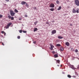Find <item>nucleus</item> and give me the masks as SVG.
Returning a JSON list of instances; mask_svg holds the SVG:
<instances>
[{"mask_svg": "<svg viewBox=\"0 0 79 79\" xmlns=\"http://www.w3.org/2000/svg\"><path fill=\"white\" fill-rule=\"evenodd\" d=\"M12 24V23H9L7 24V26L5 27L6 29H8V28H9V27Z\"/></svg>", "mask_w": 79, "mask_h": 79, "instance_id": "1", "label": "nucleus"}, {"mask_svg": "<svg viewBox=\"0 0 79 79\" xmlns=\"http://www.w3.org/2000/svg\"><path fill=\"white\" fill-rule=\"evenodd\" d=\"M74 2L75 3V5L77 6H79V0H75Z\"/></svg>", "mask_w": 79, "mask_h": 79, "instance_id": "2", "label": "nucleus"}, {"mask_svg": "<svg viewBox=\"0 0 79 79\" xmlns=\"http://www.w3.org/2000/svg\"><path fill=\"white\" fill-rule=\"evenodd\" d=\"M10 13L11 16H13L15 15V13L13 12V10H10Z\"/></svg>", "mask_w": 79, "mask_h": 79, "instance_id": "3", "label": "nucleus"}, {"mask_svg": "<svg viewBox=\"0 0 79 79\" xmlns=\"http://www.w3.org/2000/svg\"><path fill=\"white\" fill-rule=\"evenodd\" d=\"M49 6L50 8H54V7H55V5L53 3H51L50 5Z\"/></svg>", "mask_w": 79, "mask_h": 79, "instance_id": "4", "label": "nucleus"}, {"mask_svg": "<svg viewBox=\"0 0 79 79\" xmlns=\"http://www.w3.org/2000/svg\"><path fill=\"white\" fill-rule=\"evenodd\" d=\"M70 66L71 68H72V69H73L74 70H75L76 69V68H74V65H70Z\"/></svg>", "mask_w": 79, "mask_h": 79, "instance_id": "5", "label": "nucleus"}, {"mask_svg": "<svg viewBox=\"0 0 79 79\" xmlns=\"http://www.w3.org/2000/svg\"><path fill=\"white\" fill-rule=\"evenodd\" d=\"M72 12L73 13H76V9H75L74 8H73V9Z\"/></svg>", "mask_w": 79, "mask_h": 79, "instance_id": "6", "label": "nucleus"}, {"mask_svg": "<svg viewBox=\"0 0 79 79\" xmlns=\"http://www.w3.org/2000/svg\"><path fill=\"white\" fill-rule=\"evenodd\" d=\"M56 30H53L52 32V34H56Z\"/></svg>", "mask_w": 79, "mask_h": 79, "instance_id": "7", "label": "nucleus"}, {"mask_svg": "<svg viewBox=\"0 0 79 79\" xmlns=\"http://www.w3.org/2000/svg\"><path fill=\"white\" fill-rule=\"evenodd\" d=\"M51 48H50V49L51 50H53V48H54V46L52 45H51Z\"/></svg>", "mask_w": 79, "mask_h": 79, "instance_id": "8", "label": "nucleus"}, {"mask_svg": "<svg viewBox=\"0 0 79 79\" xmlns=\"http://www.w3.org/2000/svg\"><path fill=\"white\" fill-rule=\"evenodd\" d=\"M26 2L24 1H22L21 2L22 5H24L25 4H26Z\"/></svg>", "mask_w": 79, "mask_h": 79, "instance_id": "9", "label": "nucleus"}, {"mask_svg": "<svg viewBox=\"0 0 79 79\" xmlns=\"http://www.w3.org/2000/svg\"><path fill=\"white\" fill-rule=\"evenodd\" d=\"M65 45L66 46H69V43L68 42H66L65 43Z\"/></svg>", "mask_w": 79, "mask_h": 79, "instance_id": "10", "label": "nucleus"}, {"mask_svg": "<svg viewBox=\"0 0 79 79\" xmlns=\"http://www.w3.org/2000/svg\"><path fill=\"white\" fill-rule=\"evenodd\" d=\"M56 64H57V63H59V64H60V60H56Z\"/></svg>", "mask_w": 79, "mask_h": 79, "instance_id": "11", "label": "nucleus"}, {"mask_svg": "<svg viewBox=\"0 0 79 79\" xmlns=\"http://www.w3.org/2000/svg\"><path fill=\"white\" fill-rule=\"evenodd\" d=\"M50 11H53L54 10H55V9L54 8H51L50 9Z\"/></svg>", "mask_w": 79, "mask_h": 79, "instance_id": "12", "label": "nucleus"}, {"mask_svg": "<svg viewBox=\"0 0 79 79\" xmlns=\"http://www.w3.org/2000/svg\"><path fill=\"white\" fill-rule=\"evenodd\" d=\"M54 57L56 58H57V57H58V54H55L54 55Z\"/></svg>", "mask_w": 79, "mask_h": 79, "instance_id": "13", "label": "nucleus"}, {"mask_svg": "<svg viewBox=\"0 0 79 79\" xmlns=\"http://www.w3.org/2000/svg\"><path fill=\"white\" fill-rule=\"evenodd\" d=\"M37 31V28H35L34 30V32H35V31Z\"/></svg>", "mask_w": 79, "mask_h": 79, "instance_id": "14", "label": "nucleus"}, {"mask_svg": "<svg viewBox=\"0 0 79 79\" xmlns=\"http://www.w3.org/2000/svg\"><path fill=\"white\" fill-rule=\"evenodd\" d=\"M60 50L61 51H63L64 50V48H63L61 47L60 48Z\"/></svg>", "mask_w": 79, "mask_h": 79, "instance_id": "15", "label": "nucleus"}, {"mask_svg": "<svg viewBox=\"0 0 79 79\" xmlns=\"http://www.w3.org/2000/svg\"><path fill=\"white\" fill-rule=\"evenodd\" d=\"M61 9V6H59L58 8L57 9V10H60Z\"/></svg>", "mask_w": 79, "mask_h": 79, "instance_id": "16", "label": "nucleus"}, {"mask_svg": "<svg viewBox=\"0 0 79 79\" xmlns=\"http://www.w3.org/2000/svg\"><path fill=\"white\" fill-rule=\"evenodd\" d=\"M58 39H63V37L61 36H58Z\"/></svg>", "mask_w": 79, "mask_h": 79, "instance_id": "17", "label": "nucleus"}, {"mask_svg": "<svg viewBox=\"0 0 79 79\" xmlns=\"http://www.w3.org/2000/svg\"><path fill=\"white\" fill-rule=\"evenodd\" d=\"M14 11L15 13H18V10H17L16 9H15Z\"/></svg>", "mask_w": 79, "mask_h": 79, "instance_id": "18", "label": "nucleus"}, {"mask_svg": "<svg viewBox=\"0 0 79 79\" xmlns=\"http://www.w3.org/2000/svg\"><path fill=\"white\" fill-rule=\"evenodd\" d=\"M67 77H69V78H71V76L70 75H68Z\"/></svg>", "mask_w": 79, "mask_h": 79, "instance_id": "19", "label": "nucleus"}, {"mask_svg": "<svg viewBox=\"0 0 79 79\" xmlns=\"http://www.w3.org/2000/svg\"><path fill=\"white\" fill-rule=\"evenodd\" d=\"M38 22H37V21H36V22H35L34 23V24H35V25H36L37 24V23H38Z\"/></svg>", "mask_w": 79, "mask_h": 79, "instance_id": "20", "label": "nucleus"}, {"mask_svg": "<svg viewBox=\"0 0 79 79\" xmlns=\"http://www.w3.org/2000/svg\"><path fill=\"white\" fill-rule=\"evenodd\" d=\"M56 45L57 47H60V46H61V45L60 44H57Z\"/></svg>", "mask_w": 79, "mask_h": 79, "instance_id": "21", "label": "nucleus"}, {"mask_svg": "<svg viewBox=\"0 0 79 79\" xmlns=\"http://www.w3.org/2000/svg\"><path fill=\"white\" fill-rule=\"evenodd\" d=\"M25 4H26V6H27V7H28V6H29V5L28 4V3H26Z\"/></svg>", "mask_w": 79, "mask_h": 79, "instance_id": "22", "label": "nucleus"}, {"mask_svg": "<svg viewBox=\"0 0 79 79\" xmlns=\"http://www.w3.org/2000/svg\"><path fill=\"white\" fill-rule=\"evenodd\" d=\"M8 18H9V19H11V16L10 15H9L8 16Z\"/></svg>", "mask_w": 79, "mask_h": 79, "instance_id": "23", "label": "nucleus"}, {"mask_svg": "<svg viewBox=\"0 0 79 79\" xmlns=\"http://www.w3.org/2000/svg\"><path fill=\"white\" fill-rule=\"evenodd\" d=\"M13 19H14V17H11V20H13Z\"/></svg>", "mask_w": 79, "mask_h": 79, "instance_id": "24", "label": "nucleus"}, {"mask_svg": "<svg viewBox=\"0 0 79 79\" xmlns=\"http://www.w3.org/2000/svg\"><path fill=\"white\" fill-rule=\"evenodd\" d=\"M75 52H76V53H77V52H78V50H77V49H76L75 50Z\"/></svg>", "mask_w": 79, "mask_h": 79, "instance_id": "25", "label": "nucleus"}, {"mask_svg": "<svg viewBox=\"0 0 79 79\" xmlns=\"http://www.w3.org/2000/svg\"><path fill=\"white\" fill-rule=\"evenodd\" d=\"M56 3H57V4H58L59 3H60V2H59V1H56Z\"/></svg>", "mask_w": 79, "mask_h": 79, "instance_id": "26", "label": "nucleus"}, {"mask_svg": "<svg viewBox=\"0 0 79 79\" xmlns=\"http://www.w3.org/2000/svg\"><path fill=\"white\" fill-rule=\"evenodd\" d=\"M23 33H26L27 32V31H23Z\"/></svg>", "mask_w": 79, "mask_h": 79, "instance_id": "27", "label": "nucleus"}, {"mask_svg": "<svg viewBox=\"0 0 79 79\" xmlns=\"http://www.w3.org/2000/svg\"><path fill=\"white\" fill-rule=\"evenodd\" d=\"M3 17V15H0V18H2Z\"/></svg>", "mask_w": 79, "mask_h": 79, "instance_id": "28", "label": "nucleus"}, {"mask_svg": "<svg viewBox=\"0 0 79 79\" xmlns=\"http://www.w3.org/2000/svg\"><path fill=\"white\" fill-rule=\"evenodd\" d=\"M4 32H5L3 31H1V33H2V34H4Z\"/></svg>", "mask_w": 79, "mask_h": 79, "instance_id": "29", "label": "nucleus"}, {"mask_svg": "<svg viewBox=\"0 0 79 79\" xmlns=\"http://www.w3.org/2000/svg\"><path fill=\"white\" fill-rule=\"evenodd\" d=\"M19 32L20 33H21L22 32V30H20Z\"/></svg>", "mask_w": 79, "mask_h": 79, "instance_id": "30", "label": "nucleus"}, {"mask_svg": "<svg viewBox=\"0 0 79 79\" xmlns=\"http://www.w3.org/2000/svg\"><path fill=\"white\" fill-rule=\"evenodd\" d=\"M76 12H77V13H79V11H78V10H77Z\"/></svg>", "mask_w": 79, "mask_h": 79, "instance_id": "31", "label": "nucleus"}, {"mask_svg": "<svg viewBox=\"0 0 79 79\" xmlns=\"http://www.w3.org/2000/svg\"><path fill=\"white\" fill-rule=\"evenodd\" d=\"M20 36H18L17 37L18 39H20Z\"/></svg>", "mask_w": 79, "mask_h": 79, "instance_id": "32", "label": "nucleus"}, {"mask_svg": "<svg viewBox=\"0 0 79 79\" xmlns=\"http://www.w3.org/2000/svg\"><path fill=\"white\" fill-rule=\"evenodd\" d=\"M33 44H36V41H34L33 42Z\"/></svg>", "mask_w": 79, "mask_h": 79, "instance_id": "33", "label": "nucleus"}, {"mask_svg": "<svg viewBox=\"0 0 79 79\" xmlns=\"http://www.w3.org/2000/svg\"><path fill=\"white\" fill-rule=\"evenodd\" d=\"M52 53L53 54H55V52L54 51H52Z\"/></svg>", "mask_w": 79, "mask_h": 79, "instance_id": "34", "label": "nucleus"}, {"mask_svg": "<svg viewBox=\"0 0 79 79\" xmlns=\"http://www.w3.org/2000/svg\"><path fill=\"white\" fill-rule=\"evenodd\" d=\"M25 18H27V15H25Z\"/></svg>", "mask_w": 79, "mask_h": 79, "instance_id": "35", "label": "nucleus"}, {"mask_svg": "<svg viewBox=\"0 0 79 79\" xmlns=\"http://www.w3.org/2000/svg\"><path fill=\"white\" fill-rule=\"evenodd\" d=\"M6 1L7 2H9V0H6Z\"/></svg>", "mask_w": 79, "mask_h": 79, "instance_id": "36", "label": "nucleus"}, {"mask_svg": "<svg viewBox=\"0 0 79 79\" xmlns=\"http://www.w3.org/2000/svg\"><path fill=\"white\" fill-rule=\"evenodd\" d=\"M46 24H49V23H48V22H47Z\"/></svg>", "mask_w": 79, "mask_h": 79, "instance_id": "37", "label": "nucleus"}, {"mask_svg": "<svg viewBox=\"0 0 79 79\" xmlns=\"http://www.w3.org/2000/svg\"><path fill=\"white\" fill-rule=\"evenodd\" d=\"M4 35H6V33H5V32L4 33Z\"/></svg>", "mask_w": 79, "mask_h": 79, "instance_id": "38", "label": "nucleus"}, {"mask_svg": "<svg viewBox=\"0 0 79 79\" xmlns=\"http://www.w3.org/2000/svg\"><path fill=\"white\" fill-rule=\"evenodd\" d=\"M2 45H5L3 43H2Z\"/></svg>", "mask_w": 79, "mask_h": 79, "instance_id": "39", "label": "nucleus"}, {"mask_svg": "<svg viewBox=\"0 0 79 79\" xmlns=\"http://www.w3.org/2000/svg\"><path fill=\"white\" fill-rule=\"evenodd\" d=\"M77 68H78V69H79V65L78 66V67H77Z\"/></svg>", "mask_w": 79, "mask_h": 79, "instance_id": "40", "label": "nucleus"}, {"mask_svg": "<svg viewBox=\"0 0 79 79\" xmlns=\"http://www.w3.org/2000/svg\"><path fill=\"white\" fill-rule=\"evenodd\" d=\"M70 26H72V25L71 24H70Z\"/></svg>", "mask_w": 79, "mask_h": 79, "instance_id": "41", "label": "nucleus"}, {"mask_svg": "<svg viewBox=\"0 0 79 79\" xmlns=\"http://www.w3.org/2000/svg\"><path fill=\"white\" fill-rule=\"evenodd\" d=\"M73 77H76V76H73Z\"/></svg>", "mask_w": 79, "mask_h": 79, "instance_id": "42", "label": "nucleus"}, {"mask_svg": "<svg viewBox=\"0 0 79 79\" xmlns=\"http://www.w3.org/2000/svg\"><path fill=\"white\" fill-rule=\"evenodd\" d=\"M36 8H37V7H35V9H36Z\"/></svg>", "mask_w": 79, "mask_h": 79, "instance_id": "43", "label": "nucleus"}, {"mask_svg": "<svg viewBox=\"0 0 79 79\" xmlns=\"http://www.w3.org/2000/svg\"><path fill=\"white\" fill-rule=\"evenodd\" d=\"M57 66H60V65H57Z\"/></svg>", "mask_w": 79, "mask_h": 79, "instance_id": "44", "label": "nucleus"}, {"mask_svg": "<svg viewBox=\"0 0 79 79\" xmlns=\"http://www.w3.org/2000/svg\"><path fill=\"white\" fill-rule=\"evenodd\" d=\"M55 61H56V59H55Z\"/></svg>", "mask_w": 79, "mask_h": 79, "instance_id": "45", "label": "nucleus"}, {"mask_svg": "<svg viewBox=\"0 0 79 79\" xmlns=\"http://www.w3.org/2000/svg\"><path fill=\"white\" fill-rule=\"evenodd\" d=\"M60 67H62V65H60Z\"/></svg>", "mask_w": 79, "mask_h": 79, "instance_id": "46", "label": "nucleus"}, {"mask_svg": "<svg viewBox=\"0 0 79 79\" xmlns=\"http://www.w3.org/2000/svg\"><path fill=\"white\" fill-rule=\"evenodd\" d=\"M19 20H21V19H19Z\"/></svg>", "mask_w": 79, "mask_h": 79, "instance_id": "47", "label": "nucleus"}]
</instances>
